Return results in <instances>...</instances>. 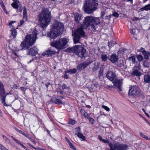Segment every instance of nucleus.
<instances>
[{"mask_svg": "<svg viewBox=\"0 0 150 150\" xmlns=\"http://www.w3.org/2000/svg\"><path fill=\"white\" fill-rule=\"evenodd\" d=\"M70 147L73 150H76V149L74 145L71 143L69 144Z\"/></svg>", "mask_w": 150, "mask_h": 150, "instance_id": "nucleus-41", "label": "nucleus"}, {"mask_svg": "<svg viewBox=\"0 0 150 150\" xmlns=\"http://www.w3.org/2000/svg\"><path fill=\"white\" fill-rule=\"evenodd\" d=\"M38 50L35 47H32L28 50V54L32 55L33 56H35L38 53Z\"/></svg>", "mask_w": 150, "mask_h": 150, "instance_id": "nucleus-15", "label": "nucleus"}, {"mask_svg": "<svg viewBox=\"0 0 150 150\" xmlns=\"http://www.w3.org/2000/svg\"><path fill=\"white\" fill-rule=\"evenodd\" d=\"M16 21H11L9 24V25L11 29L10 31L11 35L13 36V38H15L17 35V32L15 28L12 25V24L15 23Z\"/></svg>", "mask_w": 150, "mask_h": 150, "instance_id": "nucleus-12", "label": "nucleus"}, {"mask_svg": "<svg viewBox=\"0 0 150 150\" xmlns=\"http://www.w3.org/2000/svg\"><path fill=\"white\" fill-rule=\"evenodd\" d=\"M69 41V39L67 38H61L59 39L58 41L52 42L51 45L58 50L62 49L68 46L67 43Z\"/></svg>", "mask_w": 150, "mask_h": 150, "instance_id": "nucleus-7", "label": "nucleus"}, {"mask_svg": "<svg viewBox=\"0 0 150 150\" xmlns=\"http://www.w3.org/2000/svg\"><path fill=\"white\" fill-rule=\"evenodd\" d=\"M130 60L132 61L133 63H134L135 61V58L134 56H132L130 57L129 58Z\"/></svg>", "mask_w": 150, "mask_h": 150, "instance_id": "nucleus-36", "label": "nucleus"}, {"mask_svg": "<svg viewBox=\"0 0 150 150\" xmlns=\"http://www.w3.org/2000/svg\"><path fill=\"white\" fill-rule=\"evenodd\" d=\"M97 0H86L83 8L85 12L91 14L98 8V4Z\"/></svg>", "mask_w": 150, "mask_h": 150, "instance_id": "nucleus-5", "label": "nucleus"}, {"mask_svg": "<svg viewBox=\"0 0 150 150\" xmlns=\"http://www.w3.org/2000/svg\"><path fill=\"white\" fill-rule=\"evenodd\" d=\"M87 119H88L89 120V122L91 123H93L94 120L92 118H91L90 117V116H89L87 118Z\"/></svg>", "mask_w": 150, "mask_h": 150, "instance_id": "nucleus-43", "label": "nucleus"}, {"mask_svg": "<svg viewBox=\"0 0 150 150\" xmlns=\"http://www.w3.org/2000/svg\"><path fill=\"white\" fill-rule=\"evenodd\" d=\"M98 139H99V140L100 141H102L103 140V139L102 138V137L100 136H98Z\"/></svg>", "mask_w": 150, "mask_h": 150, "instance_id": "nucleus-61", "label": "nucleus"}, {"mask_svg": "<svg viewBox=\"0 0 150 150\" xmlns=\"http://www.w3.org/2000/svg\"><path fill=\"white\" fill-rule=\"evenodd\" d=\"M114 84V85L120 91H121L122 82L120 80L117 79V78L114 82H112Z\"/></svg>", "mask_w": 150, "mask_h": 150, "instance_id": "nucleus-17", "label": "nucleus"}, {"mask_svg": "<svg viewBox=\"0 0 150 150\" xmlns=\"http://www.w3.org/2000/svg\"><path fill=\"white\" fill-rule=\"evenodd\" d=\"M19 145H20L22 148L25 149L26 150L28 149L23 144H21L20 142L18 144Z\"/></svg>", "mask_w": 150, "mask_h": 150, "instance_id": "nucleus-51", "label": "nucleus"}, {"mask_svg": "<svg viewBox=\"0 0 150 150\" xmlns=\"http://www.w3.org/2000/svg\"><path fill=\"white\" fill-rule=\"evenodd\" d=\"M137 59L139 61H141L143 59V57L141 55H137Z\"/></svg>", "mask_w": 150, "mask_h": 150, "instance_id": "nucleus-38", "label": "nucleus"}, {"mask_svg": "<svg viewBox=\"0 0 150 150\" xmlns=\"http://www.w3.org/2000/svg\"><path fill=\"white\" fill-rule=\"evenodd\" d=\"M71 74V73H75L76 72V70L75 69H70Z\"/></svg>", "mask_w": 150, "mask_h": 150, "instance_id": "nucleus-49", "label": "nucleus"}, {"mask_svg": "<svg viewBox=\"0 0 150 150\" xmlns=\"http://www.w3.org/2000/svg\"><path fill=\"white\" fill-rule=\"evenodd\" d=\"M139 134L140 136L143 138L145 139L146 140H150V138L148 137L147 136L144 134L142 132H139Z\"/></svg>", "mask_w": 150, "mask_h": 150, "instance_id": "nucleus-32", "label": "nucleus"}, {"mask_svg": "<svg viewBox=\"0 0 150 150\" xmlns=\"http://www.w3.org/2000/svg\"><path fill=\"white\" fill-rule=\"evenodd\" d=\"M3 138L6 142H8L9 140V139L4 135H3Z\"/></svg>", "mask_w": 150, "mask_h": 150, "instance_id": "nucleus-50", "label": "nucleus"}, {"mask_svg": "<svg viewBox=\"0 0 150 150\" xmlns=\"http://www.w3.org/2000/svg\"><path fill=\"white\" fill-rule=\"evenodd\" d=\"M76 121L74 120H73L72 119H69V123L72 125H74L75 124Z\"/></svg>", "mask_w": 150, "mask_h": 150, "instance_id": "nucleus-37", "label": "nucleus"}, {"mask_svg": "<svg viewBox=\"0 0 150 150\" xmlns=\"http://www.w3.org/2000/svg\"><path fill=\"white\" fill-rule=\"evenodd\" d=\"M116 43L115 42H108V45L110 49H111L112 47Z\"/></svg>", "mask_w": 150, "mask_h": 150, "instance_id": "nucleus-34", "label": "nucleus"}, {"mask_svg": "<svg viewBox=\"0 0 150 150\" xmlns=\"http://www.w3.org/2000/svg\"><path fill=\"white\" fill-rule=\"evenodd\" d=\"M105 14V12L104 11H102L101 12V16L103 18V17L104 16Z\"/></svg>", "mask_w": 150, "mask_h": 150, "instance_id": "nucleus-58", "label": "nucleus"}, {"mask_svg": "<svg viewBox=\"0 0 150 150\" xmlns=\"http://www.w3.org/2000/svg\"><path fill=\"white\" fill-rule=\"evenodd\" d=\"M64 77L66 79H68V76L66 73H65V74L64 76Z\"/></svg>", "mask_w": 150, "mask_h": 150, "instance_id": "nucleus-59", "label": "nucleus"}, {"mask_svg": "<svg viewBox=\"0 0 150 150\" xmlns=\"http://www.w3.org/2000/svg\"><path fill=\"white\" fill-rule=\"evenodd\" d=\"M100 23L99 18L94 17L92 16H88L85 17L81 27L72 32L74 43H79L81 38L85 36L84 29H86L94 31L98 27Z\"/></svg>", "mask_w": 150, "mask_h": 150, "instance_id": "nucleus-1", "label": "nucleus"}, {"mask_svg": "<svg viewBox=\"0 0 150 150\" xmlns=\"http://www.w3.org/2000/svg\"><path fill=\"white\" fill-rule=\"evenodd\" d=\"M0 149L1 150H8L4 147L2 144H0Z\"/></svg>", "mask_w": 150, "mask_h": 150, "instance_id": "nucleus-39", "label": "nucleus"}, {"mask_svg": "<svg viewBox=\"0 0 150 150\" xmlns=\"http://www.w3.org/2000/svg\"><path fill=\"white\" fill-rule=\"evenodd\" d=\"M80 111L82 115H83L85 118H87L89 116V115H88V114L86 112L85 110L83 109H81Z\"/></svg>", "mask_w": 150, "mask_h": 150, "instance_id": "nucleus-30", "label": "nucleus"}, {"mask_svg": "<svg viewBox=\"0 0 150 150\" xmlns=\"http://www.w3.org/2000/svg\"><path fill=\"white\" fill-rule=\"evenodd\" d=\"M112 15L115 17H117L119 16V14L117 13L116 12L114 11L113 12Z\"/></svg>", "mask_w": 150, "mask_h": 150, "instance_id": "nucleus-45", "label": "nucleus"}, {"mask_svg": "<svg viewBox=\"0 0 150 150\" xmlns=\"http://www.w3.org/2000/svg\"><path fill=\"white\" fill-rule=\"evenodd\" d=\"M11 137L13 140L15 142L18 144L19 143V142L18 140L15 139L14 137L13 136H11Z\"/></svg>", "mask_w": 150, "mask_h": 150, "instance_id": "nucleus-47", "label": "nucleus"}, {"mask_svg": "<svg viewBox=\"0 0 150 150\" xmlns=\"http://www.w3.org/2000/svg\"><path fill=\"white\" fill-rule=\"evenodd\" d=\"M107 78L112 82H114L117 78L115 74L112 71H108L106 75Z\"/></svg>", "mask_w": 150, "mask_h": 150, "instance_id": "nucleus-11", "label": "nucleus"}, {"mask_svg": "<svg viewBox=\"0 0 150 150\" xmlns=\"http://www.w3.org/2000/svg\"><path fill=\"white\" fill-rule=\"evenodd\" d=\"M144 82L145 83H150V76L148 75H145L144 77Z\"/></svg>", "mask_w": 150, "mask_h": 150, "instance_id": "nucleus-27", "label": "nucleus"}, {"mask_svg": "<svg viewBox=\"0 0 150 150\" xmlns=\"http://www.w3.org/2000/svg\"><path fill=\"white\" fill-rule=\"evenodd\" d=\"M64 30L63 25L62 23L57 21L54 22V25L50 32L47 35L51 39H55L58 35H60Z\"/></svg>", "mask_w": 150, "mask_h": 150, "instance_id": "nucleus-4", "label": "nucleus"}, {"mask_svg": "<svg viewBox=\"0 0 150 150\" xmlns=\"http://www.w3.org/2000/svg\"><path fill=\"white\" fill-rule=\"evenodd\" d=\"M130 33L132 35H135V29H132L130 30Z\"/></svg>", "mask_w": 150, "mask_h": 150, "instance_id": "nucleus-46", "label": "nucleus"}, {"mask_svg": "<svg viewBox=\"0 0 150 150\" xmlns=\"http://www.w3.org/2000/svg\"><path fill=\"white\" fill-rule=\"evenodd\" d=\"M142 110L144 112L145 114L147 116L149 117V115L146 112L145 110L144 109L142 108Z\"/></svg>", "mask_w": 150, "mask_h": 150, "instance_id": "nucleus-60", "label": "nucleus"}, {"mask_svg": "<svg viewBox=\"0 0 150 150\" xmlns=\"http://www.w3.org/2000/svg\"><path fill=\"white\" fill-rule=\"evenodd\" d=\"M15 6V7H14V6H13V7L14 8L17 9V12L18 11L21 12L23 10V6L20 2L16 4Z\"/></svg>", "mask_w": 150, "mask_h": 150, "instance_id": "nucleus-21", "label": "nucleus"}, {"mask_svg": "<svg viewBox=\"0 0 150 150\" xmlns=\"http://www.w3.org/2000/svg\"><path fill=\"white\" fill-rule=\"evenodd\" d=\"M54 47H51L49 48L47 50L43 52L42 55L44 56L47 55V57H50L55 54L56 52L54 50Z\"/></svg>", "mask_w": 150, "mask_h": 150, "instance_id": "nucleus-13", "label": "nucleus"}, {"mask_svg": "<svg viewBox=\"0 0 150 150\" xmlns=\"http://www.w3.org/2000/svg\"><path fill=\"white\" fill-rule=\"evenodd\" d=\"M140 10L141 11L150 10V4L146 5L144 7L141 8Z\"/></svg>", "mask_w": 150, "mask_h": 150, "instance_id": "nucleus-24", "label": "nucleus"}, {"mask_svg": "<svg viewBox=\"0 0 150 150\" xmlns=\"http://www.w3.org/2000/svg\"><path fill=\"white\" fill-rule=\"evenodd\" d=\"M67 88V85L65 84H63V85H62V89L64 90V89H66V88Z\"/></svg>", "mask_w": 150, "mask_h": 150, "instance_id": "nucleus-53", "label": "nucleus"}, {"mask_svg": "<svg viewBox=\"0 0 150 150\" xmlns=\"http://www.w3.org/2000/svg\"><path fill=\"white\" fill-rule=\"evenodd\" d=\"M2 8L3 9L4 11L5 12L6 14H8V12H7V10L6 9V8H5V6H4V7L3 6V7H2Z\"/></svg>", "mask_w": 150, "mask_h": 150, "instance_id": "nucleus-52", "label": "nucleus"}, {"mask_svg": "<svg viewBox=\"0 0 150 150\" xmlns=\"http://www.w3.org/2000/svg\"><path fill=\"white\" fill-rule=\"evenodd\" d=\"M140 52H142L144 56L145 59H150V53L148 52H147L144 50L142 47L139 50Z\"/></svg>", "mask_w": 150, "mask_h": 150, "instance_id": "nucleus-16", "label": "nucleus"}, {"mask_svg": "<svg viewBox=\"0 0 150 150\" xmlns=\"http://www.w3.org/2000/svg\"><path fill=\"white\" fill-rule=\"evenodd\" d=\"M0 4L1 7H4V6H5L2 0H0Z\"/></svg>", "mask_w": 150, "mask_h": 150, "instance_id": "nucleus-54", "label": "nucleus"}, {"mask_svg": "<svg viewBox=\"0 0 150 150\" xmlns=\"http://www.w3.org/2000/svg\"><path fill=\"white\" fill-rule=\"evenodd\" d=\"M65 73H66V74L68 73H69L70 74H71L70 70L65 71Z\"/></svg>", "mask_w": 150, "mask_h": 150, "instance_id": "nucleus-64", "label": "nucleus"}, {"mask_svg": "<svg viewBox=\"0 0 150 150\" xmlns=\"http://www.w3.org/2000/svg\"><path fill=\"white\" fill-rule=\"evenodd\" d=\"M93 61H90L87 62H84L82 63L79 64L77 66V69L79 71H81L82 69L86 68L88 65L91 64Z\"/></svg>", "mask_w": 150, "mask_h": 150, "instance_id": "nucleus-14", "label": "nucleus"}, {"mask_svg": "<svg viewBox=\"0 0 150 150\" xmlns=\"http://www.w3.org/2000/svg\"><path fill=\"white\" fill-rule=\"evenodd\" d=\"M138 69V70H140L141 69V66L140 65L139 63L136 66H135L134 67V69Z\"/></svg>", "mask_w": 150, "mask_h": 150, "instance_id": "nucleus-42", "label": "nucleus"}, {"mask_svg": "<svg viewBox=\"0 0 150 150\" xmlns=\"http://www.w3.org/2000/svg\"><path fill=\"white\" fill-rule=\"evenodd\" d=\"M51 13L47 8H43L39 16L40 26L44 29L49 23L51 19Z\"/></svg>", "mask_w": 150, "mask_h": 150, "instance_id": "nucleus-2", "label": "nucleus"}, {"mask_svg": "<svg viewBox=\"0 0 150 150\" xmlns=\"http://www.w3.org/2000/svg\"><path fill=\"white\" fill-rule=\"evenodd\" d=\"M143 65L144 67H150V59L144 61Z\"/></svg>", "mask_w": 150, "mask_h": 150, "instance_id": "nucleus-23", "label": "nucleus"}, {"mask_svg": "<svg viewBox=\"0 0 150 150\" xmlns=\"http://www.w3.org/2000/svg\"><path fill=\"white\" fill-rule=\"evenodd\" d=\"M109 59L112 63H115L118 60V56L115 54H113L111 55Z\"/></svg>", "mask_w": 150, "mask_h": 150, "instance_id": "nucleus-20", "label": "nucleus"}, {"mask_svg": "<svg viewBox=\"0 0 150 150\" xmlns=\"http://www.w3.org/2000/svg\"><path fill=\"white\" fill-rule=\"evenodd\" d=\"M125 64V62L124 59H122L119 61L117 64V65L119 67L124 66Z\"/></svg>", "mask_w": 150, "mask_h": 150, "instance_id": "nucleus-28", "label": "nucleus"}, {"mask_svg": "<svg viewBox=\"0 0 150 150\" xmlns=\"http://www.w3.org/2000/svg\"><path fill=\"white\" fill-rule=\"evenodd\" d=\"M99 67V63L98 62H95L94 64V67L92 69L93 71H95L98 70Z\"/></svg>", "mask_w": 150, "mask_h": 150, "instance_id": "nucleus-26", "label": "nucleus"}, {"mask_svg": "<svg viewBox=\"0 0 150 150\" xmlns=\"http://www.w3.org/2000/svg\"><path fill=\"white\" fill-rule=\"evenodd\" d=\"M23 19H25V21L27 20L28 19V16L27 13V10L25 6H24L23 7Z\"/></svg>", "mask_w": 150, "mask_h": 150, "instance_id": "nucleus-22", "label": "nucleus"}, {"mask_svg": "<svg viewBox=\"0 0 150 150\" xmlns=\"http://www.w3.org/2000/svg\"><path fill=\"white\" fill-rule=\"evenodd\" d=\"M109 146L110 147V149H114V146H112V144L111 143H109Z\"/></svg>", "mask_w": 150, "mask_h": 150, "instance_id": "nucleus-57", "label": "nucleus"}, {"mask_svg": "<svg viewBox=\"0 0 150 150\" xmlns=\"http://www.w3.org/2000/svg\"><path fill=\"white\" fill-rule=\"evenodd\" d=\"M101 58L103 61H105L107 60L108 57L106 54H102L101 55Z\"/></svg>", "mask_w": 150, "mask_h": 150, "instance_id": "nucleus-31", "label": "nucleus"}, {"mask_svg": "<svg viewBox=\"0 0 150 150\" xmlns=\"http://www.w3.org/2000/svg\"><path fill=\"white\" fill-rule=\"evenodd\" d=\"M65 139L68 143L69 144L70 143H71V142H70V141L68 139V138L67 137H65Z\"/></svg>", "mask_w": 150, "mask_h": 150, "instance_id": "nucleus-63", "label": "nucleus"}, {"mask_svg": "<svg viewBox=\"0 0 150 150\" xmlns=\"http://www.w3.org/2000/svg\"><path fill=\"white\" fill-rule=\"evenodd\" d=\"M74 16L75 20L77 23H79V21L82 19L83 18L81 14L77 12L74 13Z\"/></svg>", "mask_w": 150, "mask_h": 150, "instance_id": "nucleus-19", "label": "nucleus"}, {"mask_svg": "<svg viewBox=\"0 0 150 150\" xmlns=\"http://www.w3.org/2000/svg\"><path fill=\"white\" fill-rule=\"evenodd\" d=\"M102 108L107 111H109L110 110V108L108 107L105 105H103L102 106Z\"/></svg>", "mask_w": 150, "mask_h": 150, "instance_id": "nucleus-40", "label": "nucleus"}, {"mask_svg": "<svg viewBox=\"0 0 150 150\" xmlns=\"http://www.w3.org/2000/svg\"><path fill=\"white\" fill-rule=\"evenodd\" d=\"M25 137H26L27 138L29 139L30 140L32 139V138L29 136L25 134L24 136Z\"/></svg>", "mask_w": 150, "mask_h": 150, "instance_id": "nucleus-55", "label": "nucleus"}, {"mask_svg": "<svg viewBox=\"0 0 150 150\" xmlns=\"http://www.w3.org/2000/svg\"><path fill=\"white\" fill-rule=\"evenodd\" d=\"M14 129H15V130L17 131L19 133L21 134H23V135L24 136L25 134V133L23 132L22 131L19 130L18 129V128H17L16 127H14Z\"/></svg>", "mask_w": 150, "mask_h": 150, "instance_id": "nucleus-35", "label": "nucleus"}, {"mask_svg": "<svg viewBox=\"0 0 150 150\" xmlns=\"http://www.w3.org/2000/svg\"><path fill=\"white\" fill-rule=\"evenodd\" d=\"M25 19H23V20H21L20 22V25H18V26H22L25 22Z\"/></svg>", "mask_w": 150, "mask_h": 150, "instance_id": "nucleus-44", "label": "nucleus"}, {"mask_svg": "<svg viewBox=\"0 0 150 150\" xmlns=\"http://www.w3.org/2000/svg\"><path fill=\"white\" fill-rule=\"evenodd\" d=\"M11 137L13 140L15 142L18 144L19 143V142L18 140L15 139L14 137L13 136H11Z\"/></svg>", "mask_w": 150, "mask_h": 150, "instance_id": "nucleus-48", "label": "nucleus"}, {"mask_svg": "<svg viewBox=\"0 0 150 150\" xmlns=\"http://www.w3.org/2000/svg\"><path fill=\"white\" fill-rule=\"evenodd\" d=\"M53 102L57 104H62L61 100L58 98L53 99L52 100Z\"/></svg>", "mask_w": 150, "mask_h": 150, "instance_id": "nucleus-29", "label": "nucleus"}, {"mask_svg": "<svg viewBox=\"0 0 150 150\" xmlns=\"http://www.w3.org/2000/svg\"><path fill=\"white\" fill-rule=\"evenodd\" d=\"M132 74L134 75H135L137 76H140L141 75V73L139 72L138 69H133Z\"/></svg>", "mask_w": 150, "mask_h": 150, "instance_id": "nucleus-25", "label": "nucleus"}, {"mask_svg": "<svg viewBox=\"0 0 150 150\" xmlns=\"http://www.w3.org/2000/svg\"><path fill=\"white\" fill-rule=\"evenodd\" d=\"M141 93L139 88L137 86H133L129 87V94L134 97H138Z\"/></svg>", "mask_w": 150, "mask_h": 150, "instance_id": "nucleus-8", "label": "nucleus"}, {"mask_svg": "<svg viewBox=\"0 0 150 150\" xmlns=\"http://www.w3.org/2000/svg\"><path fill=\"white\" fill-rule=\"evenodd\" d=\"M102 142L105 143H109V141L105 139H103Z\"/></svg>", "mask_w": 150, "mask_h": 150, "instance_id": "nucleus-56", "label": "nucleus"}, {"mask_svg": "<svg viewBox=\"0 0 150 150\" xmlns=\"http://www.w3.org/2000/svg\"><path fill=\"white\" fill-rule=\"evenodd\" d=\"M127 146L117 142L114 145V150H126L127 149Z\"/></svg>", "mask_w": 150, "mask_h": 150, "instance_id": "nucleus-10", "label": "nucleus"}, {"mask_svg": "<svg viewBox=\"0 0 150 150\" xmlns=\"http://www.w3.org/2000/svg\"><path fill=\"white\" fill-rule=\"evenodd\" d=\"M76 131L77 132V133L75 134H77L78 137L80 139H82V140L85 141L86 139V137L85 136L83 135L81 133H80V128L79 127L76 128Z\"/></svg>", "mask_w": 150, "mask_h": 150, "instance_id": "nucleus-18", "label": "nucleus"}, {"mask_svg": "<svg viewBox=\"0 0 150 150\" xmlns=\"http://www.w3.org/2000/svg\"><path fill=\"white\" fill-rule=\"evenodd\" d=\"M37 34L38 31L35 29L32 34L27 35L20 45L21 50L27 49L32 46L35 42Z\"/></svg>", "mask_w": 150, "mask_h": 150, "instance_id": "nucleus-3", "label": "nucleus"}, {"mask_svg": "<svg viewBox=\"0 0 150 150\" xmlns=\"http://www.w3.org/2000/svg\"><path fill=\"white\" fill-rule=\"evenodd\" d=\"M17 85L14 84L13 85V89H17Z\"/></svg>", "mask_w": 150, "mask_h": 150, "instance_id": "nucleus-62", "label": "nucleus"}, {"mask_svg": "<svg viewBox=\"0 0 150 150\" xmlns=\"http://www.w3.org/2000/svg\"><path fill=\"white\" fill-rule=\"evenodd\" d=\"M0 95L1 96V99L2 101L1 103H3L4 105L7 106L9 105L7 104L5 102L6 94L5 92L3 85L1 82H0Z\"/></svg>", "mask_w": 150, "mask_h": 150, "instance_id": "nucleus-9", "label": "nucleus"}, {"mask_svg": "<svg viewBox=\"0 0 150 150\" xmlns=\"http://www.w3.org/2000/svg\"><path fill=\"white\" fill-rule=\"evenodd\" d=\"M14 2L11 4V6H14L15 7V6L16 4H18V3H20V1L18 0H13Z\"/></svg>", "mask_w": 150, "mask_h": 150, "instance_id": "nucleus-33", "label": "nucleus"}, {"mask_svg": "<svg viewBox=\"0 0 150 150\" xmlns=\"http://www.w3.org/2000/svg\"><path fill=\"white\" fill-rule=\"evenodd\" d=\"M67 50L68 52L76 54L81 58L87 56L86 50L81 45H76L71 48H68Z\"/></svg>", "mask_w": 150, "mask_h": 150, "instance_id": "nucleus-6", "label": "nucleus"}]
</instances>
